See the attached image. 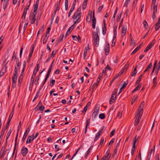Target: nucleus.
<instances>
[{"label":"nucleus","instance_id":"nucleus-1","mask_svg":"<svg viewBox=\"0 0 160 160\" xmlns=\"http://www.w3.org/2000/svg\"><path fill=\"white\" fill-rule=\"evenodd\" d=\"M38 9L33 8V12H31L29 15V19L31 21V23L33 24L35 23L36 20V16L37 13V10Z\"/></svg>","mask_w":160,"mask_h":160},{"label":"nucleus","instance_id":"nucleus-2","mask_svg":"<svg viewBox=\"0 0 160 160\" xmlns=\"http://www.w3.org/2000/svg\"><path fill=\"white\" fill-rule=\"evenodd\" d=\"M81 8H78L77 11L74 13L73 15L72 16V18L73 20L75 19H80L81 16Z\"/></svg>","mask_w":160,"mask_h":160},{"label":"nucleus","instance_id":"nucleus-3","mask_svg":"<svg viewBox=\"0 0 160 160\" xmlns=\"http://www.w3.org/2000/svg\"><path fill=\"white\" fill-rule=\"evenodd\" d=\"M94 35V40L95 43V45L96 47H98L99 43V38L98 34L94 32L93 33Z\"/></svg>","mask_w":160,"mask_h":160},{"label":"nucleus","instance_id":"nucleus-4","mask_svg":"<svg viewBox=\"0 0 160 160\" xmlns=\"http://www.w3.org/2000/svg\"><path fill=\"white\" fill-rule=\"evenodd\" d=\"M142 114H141L138 112H136V115L135 118H136L135 123L134 126H136L138 125L139 122L140 120L141 119V117L142 116Z\"/></svg>","mask_w":160,"mask_h":160},{"label":"nucleus","instance_id":"nucleus-5","mask_svg":"<svg viewBox=\"0 0 160 160\" xmlns=\"http://www.w3.org/2000/svg\"><path fill=\"white\" fill-rule=\"evenodd\" d=\"M144 105V102L143 101L140 104L139 108L138 109L137 111V112L140 113L141 114H142L143 110L142 107H143Z\"/></svg>","mask_w":160,"mask_h":160},{"label":"nucleus","instance_id":"nucleus-6","mask_svg":"<svg viewBox=\"0 0 160 160\" xmlns=\"http://www.w3.org/2000/svg\"><path fill=\"white\" fill-rule=\"evenodd\" d=\"M107 44L104 48V50L105 52V54L106 55H108L109 54V44L108 42L106 43Z\"/></svg>","mask_w":160,"mask_h":160},{"label":"nucleus","instance_id":"nucleus-7","mask_svg":"<svg viewBox=\"0 0 160 160\" xmlns=\"http://www.w3.org/2000/svg\"><path fill=\"white\" fill-rule=\"evenodd\" d=\"M99 108L97 107H96L94 109V111L93 112L92 115V118L93 120L94 119L95 117L97 116L98 112L99 111Z\"/></svg>","mask_w":160,"mask_h":160},{"label":"nucleus","instance_id":"nucleus-8","mask_svg":"<svg viewBox=\"0 0 160 160\" xmlns=\"http://www.w3.org/2000/svg\"><path fill=\"white\" fill-rule=\"evenodd\" d=\"M28 149L24 146H23L22 148L21 153L22 155L24 157L28 153Z\"/></svg>","mask_w":160,"mask_h":160},{"label":"nucleus","instance_id":"nucleus-9","mask_svg":"<svg viewBox=\"0 0 160 160\" xmlns=\"http://www.w3.org/2000/svg\"><path fill=\"white\" fill-rule=\"evenodd\" d=\"M18 132H17V133L16 137H15V146L14 147L13 151V153H12V154H11L10 158H12L13 157L14 155V154L15 152V150H16V148L17 142V138H18Z\"/></svg>","mask_w":160,"mask_h":160},{"label":"nucleus","instance_id":"nucleus-10","mask_svg":"<svg viewBox=\"0 0 160 160\" xmlns=\"http://www.w3.org/2000/svg\"><path fill=\"white\" fill-rule=\"evenodd\" d=\"M29 131H30V128L28 127L27 128L25 132L24 133V134L23 136V138L22 139V142H24L25 140L26 139Z\"/></svg>","mask_w":160,"mask_h":160},{"label":"nucleus","instance_id":"nucleus-11","mask_svg":"<svg viewBox=\"0 0 160 160\" xmlns=\"http://www.w3.org/2000/svg\"><path fill=\"white\" fill-rule=\"evenodd\" d=\"M18 74L14 73L12 77V83H16L18 78Z\"/></svg>","mask_w":160,"mask_h":160},{"label":"nucleus","instance_id":"nucleus-12","mask_svg":"<svg viewBox=\"0 0 160 160\" xmlns=\"http://www.w3.org/2000/svg\"><path fill=\"white\" fill-rule=\"evenodd\" d=\"M127 29L126 26H124L122 29V37H123L125 35V34L126 33Z\"/></svg>","mask_w":160,"mask_h":160},{"label":"nucleus","instance_id":"nucleus-13","mask_svg":"<svg viewBox=\"0 0 160 160\" xmlns=\"http://www.w3.org/2000/svg\"><path fill=\"white\" fill-rule=\"evenodd\" d=\"M116 97V96H113V95H112L109 100L110 104H112L115 101Z\"/></svg>","mask_w":160,"mask_h":160},{"label":"nucleus","instance_id":"nucleus-14","mask_svg":"<svg viewBox=\"0 0 160 160\" xmlns=\"http://www.w3.org/2000/svg\"><path fill=\"white\" fill-rule=\"evenodd\" d=\"M17 66L15 67L14 71L15 73L18 74V69L19 68V67L21 65V63L20 64H16Z\"/></svg>","mask_w":160,"mask_h":160},{"label":"nucleus","instance_id":"nucleus-15","mask_svg":"<svg viewBox=\"0 0 160 160\" xmlns=\"http://www.w3.org/2000/svg\"><path fill=\"white\" fill-rule=\"evenodd\" d=\"M45 70V69H44L43 71H42L41 72H40L39 75H38L37 78H36L35 81V83L36 85H37L38 84V80L39 79V77L40 76L41 74L42 73L43 71Z\"/></svg>","mask_w":160,"mask_h":160},{"label":"nucleus","instance_id":"nucleus-16","mask_svg":"<svg viewBox=\"0 0 160 160\" xmlns=\"http://www.w3.org/2000/svg\"><path fill=\"white\" fill-rule=\"evenodd\" d=\"M90 123V119L89 118V119H88L87 120V121H86V127H85V134H86V133L87 132V128H88V126L89 125Z\"/></svg>","mask_w":160,"mask_h":160},{"label":"nucleus","instance_id":"nucleus-17","mask_svg":"<svg viewBox=\"0 0 160 160\" xmlns=\"http://www.w3.org/2000/svg\"><path fill=\"white\" fill-rule=\"evenodd\" d=\"M58 9H55V8L54 9V11L53 13V14L52 15V16H51V23H52V22H53V21L54 19V18L55 16V15H56V12L58 10Z\"/></svg>","mask_w":160,"mask_h":160},{"label":"nucleus","instance_id":"nucleus-18","mask_svg":"<svg viewBox=\"0 0 160 160\" xmlns=\"http://www.w3.org/2000/svg\"><path fill=\"white\" fill-rule=\"evenodd\" d=\"M9 0H4V2L3 3V8L4 10L6 8Z\"/></svg>","mask_w":160,"mask_h":160},{"label":"nucleus","instance_id":"nucleus-19","mask_svg":"<svg viewBox=\"0 0 160 160\" xmlns=\"http://www.w3.org/2000/svg\"><path fill=\"white\" fill-rule=\"evenodd\" d=\"M35 69H36V71H35V70H34L33 72V76H36V75L37 73V72L38 71L39 69V64H37V65L36 67H35Z\"/></svg>","mask_w":160,"mask_h":160},{"label":"nucleus","instance_id":"nucleus-20","mask_svg":"<svg viewBox=\"0 0 160 160\" xmlns=\"http://www.w3.org/2000/svg\"><path fill=\"white\" fill-rule=\"evenodd\" d=\"M141 45L140 44L138 45L137 48L133 51V52L131 53V55H133L135 53L141 48Z\"/></svg>","mask_w":160,"mask_h":160},{"label":"nucleus","instance_id":"nucleus-21","mask_svg":"<svg viewBox=\"0 0 160 160\" xmlns=\"http://www.w3.org/2000/svg\"><path fill=\"white\" fill-rule=\"evenodd\" d=\"M160 28V22L158 21L155 24V29L156 31H157L159 30Z\"/></svg>","mask_w":160,"mask_h":160},{"label":"nucleus","instance_id":"nucleus-22","mask_svg":"<svg viewBox=\"0 0 160 160\" xmlns=\"http://www.w3.org/2000/svg\"><path fill=\"white\" fill-rule=\"evenodd\" d=\"M96 21L95 18H93L92 19V27L93 28H95Z\"/></svg>","mask_w":160,"mask_h":160},{"label":"nucleus","instance_id":"nucleus-23","mask_svg":"<svg viewBox=\"0 0 160 160\" xmlns=\"http://www.w3.org/2000/svg\"><path fill=\"white\" fill-rule=\"evenodd\" d=\"M152 47V44H149L148 46L145 48L144 52H147Z\"/></svg>","mask_w":160,"mask_h":160},{"label":"nucleus","instance_id":"nucleus-24","mask_svg":"<svg viewBox=\"0 0 160 160\" xmlns=\"http://www.w3.org/2000/svg\"><path fill=\"white\" fill-rule=\"evenodd\" d=\"M117 26H115L113 28V37H114V38H116L117 36Z\"/></svg>","mask_w":160,"mask_h":160},{"label":"nucleus","instance_id":"nucleus-25","mask_svg":"<svg viewBox=\"0 0 160 160\" xmlns=\"http://www.w3.org/2000/svg\"><path fill=\"white\" fill-rule=\"evenodd\" d=\"M109 155V150H108L107 152H106V153L103 156V158L104 159H106V160H107V159L108 158H110V156L109 157V158H108V156Z\"/></svg>","mask_w":160,"mask_h":160},{"label":"nucleus","instance_id":"nucleus-26","mask_svg":"<svg viewBox=\"0 0 160 160\" xmlns=\"http://www.w3.org/2000/svg\"><path fill=\"white\" fill-rule=\"evenodd\" d=\"M5 131L3 130V128H2L1 132V133L0 136V141L1 142L2 140V138L4 133Z\"/></svg>","mask_w":160,"mask_h":160},{"label":"nucleus","instance_id":"nucleus-27","mask_svg":"<svg viewBox=\"0 0 160 160\" xmlns=\"http://www.w3.org/2000/svg\"><path fill=\"white\" fill-rule=\"evenodd\" d=\"M141 83L140 84H139L132 91V93H133L139 89L141 87Z\"/></svg>","mask_w":160,"mask_h":160},{"label":"nucleus","instance_id":"nucleus-28","mask_svg":"<svg viewBox=\"0 0 160 160\" xmlns=\"http://www.w3.org/2000/svg\"><path fill=\"white\" fill-rule=\"evenodd\" d=\"M137 135L135 137V138L133 139V145L132 148L135 149L136 148L135 143L137 142V139L136 138Z\"/></svg>","mask_w":160,"mask_h":160},{"label":"nucleus","instance_id":"nucleus-29","mask_svg":"<svg viewBox=\"0 0 160 160\" xmlns=\"http://www.w3.org/2000/svg\"><path fill=\"white\" fill-rule=\"evenodd\" d=\"M49 37V35H45V38H44L43 39V44H45L47 42V40L48 38Z\"/></svg>","mask_w":160,"mask_h":160},{"label":"nucleus","instance_id":"nucleus-30","mask_svg":"<svg viewBox=\"0 0 160 160\" xmlns=\"http://www.w3.org/2000/svg\"><path fill=\"white\" fill-rule=\"evenodd\" d=\"M39 0H36L35 4L33 5V8L38 9V6L39 3Z\"/></svg>","mask_w":160,"mask_h":160},{"label":"nucleus","instance_id":"nucleus-31","mask_svg":"<svg viewBox=\"0 0 160 160\" xmlns=\"http://www.w3.org/2000/svg\"><path fill=\"white\" fill-rule=\"evenodd\" d=\"M153 6V12L154 13H156L157 11V6L155 5V4L152 5V6Z\"/></svg>","mask_w":160,"mask_h":160},{"label":"nucleus","instance_id":"nucleus-32","mask_svg":"<svg viewBox=\"0 0 160 160\" xmlns=\"http://www.w3.org/2000/svg\"><path fill=\"white\" fill-rule=\"evenodd\" d=\"M5 72V71L4 68H2L1 71L0 72V78L3 76Z\"/></svg>","mask_w":160,"mask_h":160},{"label":"nucleus","instance_id":"nucleus-33","mask_svg":"<svg viewBox=\"0 0 160 160\" xmlns=\"http://www.w3.org/2000/svg\"><path fill=\"white\" fill-rule=\"evenodd\" d=\"M152 63H150L148 67L146 68V69L144 70V72H146L147 71H148V69L150 68H151L152 67Z\"/></svg>","mask_w":160,"mask_h":160},{"label":"nucleus","instance_id":"nucleus-34","mask_svg":"<svg viewBox=\"0 0 160 160\" xmlns=\"http://www.w3.org/2000/svg\"><path fill=\"white\" fill-rule=\"evenodd\" d=\"M91 146L88 149V151L87 152V153L85 156V158H87L88 156L91 152L92 150V148H91Z\"/></svg>","mask_w":160,"mask_h":160},{"label":"nucleus","instance_id":"nucleus-35","mask_svg":"<svg viewBox=\"0 0 160 160\" xmlns=\"http://www.w3.org/2000/svg\"><path fill=\"white\" fill-rule=\"evenodd\" d=\"M99 117L100 119H103L105 118V114L104 113H101L99 115Z\"/></svg>","mask_w":160,"mask_h":160},{"label":"nucleus","instance_id":"nucleus-36","mask_svg":"<svg viewBox=\"0 0 160 160\" xmlns=\"http://www.w3.org/2000/svg\"><path fill=\"white\" fill-rule=\"evenodd\" d=\"M107 31L106 26H104L102 28V34L104 35L106 33Z\"/></svg>","mask_w":160,"mask_h":160},{"label":"nucleus","instance_id":"nucleus-37","mask_svg":"<svg viewBox=\"0 0 160 160\" xmlns=\"http://www.w3.org/2000/svg\"><path fill=\"white\" fill-rule=\"evenodd\" d=\"M68 0H65V9L66 10H68Z\"/></svg>","mask_w":160,"mask_h":160},{"label":"nucleus","instance_id":"nucleus-38","mask_svg":"<svg viewBox=\"0 0 160 160\" xmlns=\"http://www.w3.org/2000/svg\"><path fill=\"white\" fill-rule=\"evenodd\" d=\"M155 145L154 146L153 148L151 149V150L150 152L149 153L148 155H149V158H150L152 154V151H154V149H155Z\"/></svg>","mask_w":160,"mask_h":160},{"label":"nucleus","instance_id":"nucleus-39","mask_svg":"<svg viewBox=\"0 0 160 160\" xmlns=\"http://www.w3.org/2000/svg\"><path fill=\"white\" fill-rule=\"evenodd\" d=\"M128 83H125V82H124V84H123V86L120 89V91L119 92L118 94H119L121 92L122 90L124 88L126 87V86L127 85Z\"/></svg>","mask_w":160,"mask_h":160},{"label":"nucleus","instance_id":"nucleus-40","mask_svg":"<svg viewBox=\"0 0 160 160\" xmlns=\"http://www.w3.org/2000/svg\"><path fill=\"white\" fill-rule=\"evenodd\" d=\"M13 114V112H12V111L9 115V118L8 119V121H9L10 122V121L12 117Z\"/></svg>","mask_w":160,"mask_h":160},{"label":"nucleus","instance_id":"nucleus-41","mask_svg":"<svg viewBox=\"0 0 160 160\" xmlns=\"http://www.w3.org/2000/svg\"><path fill=\"white\" fill-rule=\"evenodd\" d=\"M142 75H141L138 78V80L136 82V84H138L141 81V80L142 78Z\"/></svg>","mask_w":160,"mask_h":160},{"label":"nucleus","instance_id":"nucleus-42","mask_svg":"<svg viewBox=\"0 0 160 160\" xmlns=\"http://www.w3.org/2000/svg\"><path fill=\"white\" fill-rule=\"evenodd\" d=\"M116 40V38H114V37H113L112 43L111 45L112 47H113L115 46Z\"/></svg>","mask_w":160,"mask_h":160},{"label":"nucleus","instance_id":"nucleus-43","mask_svg":"<svg viewBox=\"0 0 160 160\" xmlns=\"http://www.w3.org/2000/svg\"><path fill=\"white\" fill-rule=\"evenodd\" d=\"M100 135H101L100 134L97 133L96 134L95 138H94V141H97L98 140V139L99 138Z\"/></svg>","mask_w":160,"mask_h":160},{"label":"nucleus","instance_id":"nucleus-44","mask_svg":"<svg viewBox=\"0 0 160 160\" xmlns=\"http://www.w3.org/2000/svg\"><path fill=\"white\" fill-rule=\"evenodd\" d=\"M11 132H12L11 131V130H10L7 134V136H6V143L7 142V139L9 138V137L10 136L11 134Z\"/></svg>","mask_w":160,"mask_h":160},{"label":"nucleus","instance_id":"nucleus-45","mask_svg":"<svg viewBox=\"0 0 160 160\" xmlns=\"http://www.w3.org/2000/svg\"><path fill=\"white\" fill-rule=\"evenodd\" d=\"M55 82V80L54 79H52L51 80L49 85L51 87H52L53 85L54 84V83Z\"/></svg>","mask_w":160,"mask_h":160},{"label":"nucleus","instance_id":"nucleus-46","mask_svg":"<svg viewBox=\"0 0 160 160\" xmlns=\"http://www.w3.org/2000/svg\"><path fill=\"white\" fill-rule=\"evenodd\" d=\"M102 74H101V73H100L99 74V75L97 78V83L99 82L100 79H101V78H102Z\"/></svg>","mask_w":160,"mask_h":160},{"label":"nucleus","instance_id":"nucleus-47","mask_svg":"<svg viewBox=\"0 0 160 160\" xmlns=\"http://www.w3.org/2000/svg\"><path fill=\"white\" fill-rule=\"evenodd\" d=\"M118 91V89L116 88L114 89L112 92V95L113 96H116V93Z\"/></svg>","mask_w":160,"mask_h":160},{"label":"nucleus","instance_id":"nucleus-48","mask_svg":"<svg viewBox=\"0 0 160 160\" xmlns=\"http://www.w3.org/2000/svg\"><path fill=\"white\" fill-rule=\"evenodd\" d=\"M104 140V138L103 137L101 138V141H100V144H99V145L98 147H99L100 146H102V144L103 143Z\"/></svg>","mask_w":160,"mask_h":160},{"label":"nucleus","instance_id":"nucleus-49","mask_svg":"<svg viewBox=\"0 0 160 160\" xmlns=\"http://www.w3.org/2000/svg\"><path fill=\"white\" fill-rule=\"evenodd\" d=\"M115 130L113 129L111 132L110 133V137H112L113 135H114L115 133Z\"/></svg>","mask_w":160,"mask_h":160},{"label":"nucleus","instance_id":"nucleus-50","mask_svg":"<svg viewBox=\"0 0 160 160\" xmlns=\"http://www.w3.org/2000/svg\"><path fill=\"white\" fill-rule=\"evenodd\" d=\"M103 7V5H102L101 6H100L98 10V12H100L102 10V8Z\"/></svg>","mask_w":160,"mask_h":160},{"label":"nucleus","instance_id":"nucleus-51","mask_svg":"<svg viewBox=\"0 0 160 160\" xmlns=\"http://www.w3.org/2000/svg\"><path fill=\"white\" fill-rule=\"evenodd\" d=\"M27 12H26V11H25V10H24L23 12V14H22V18L23 17L24 19H25V18L27 14Z\"/></svg>","mask_w":160,"mask_h":160},{"label":"nucleus","instance_id":"nucleus-52","mask_svg":"<svg viewBox=\"0 0 160 160\" xmlns=\"http://www.w3.org/2000/svg\"><path fill=\"white\" fill-rule=\"evenodd\" d=\"M45 108V107L43 106L39 107L38 108H37V110H39L41 111H43Z\"/></svg>","mask_w":160,"mask_h":160},{"label":"nucleus","instance_id":"nucleus-53","mask_svg":"<svg viewBox=\"0 0 160 160\" xmlns=\"http://www.w3.org/2000/svg\"><path fill=\"white\" fill-rule=\"evenodd\" d=\"M131 0H126L124 3V6L127 7L128 4L129 3Z\"/></svg>","mask_w":160,"mask_h":160},{"label":"nucleus","instance_id":"nucleus-54","mask_svg":"<svg viewBox=\"0 0 160 160\" xmlns=\"http://www.w3.org/2000/svg\"><path fill=\"white\" fill-rule=\"evenodd\" d=\"M60 3L59 2H57L55 5V7H56L55 9H57L58 10H59L60 9L59 8V5Z\"/></svg>","mask_w":160,"mask_h":160},{"label":"nucleus","instance_id":"nucleus-55","mask_svg":"<svg viewBox=\"0 0 160 160\" xmlns=\"http://www.w3.org/2000/svg\"><path fill=\"white\" fill-rule=\"evenodd\" d=\"M42 106V103L40 101L35 109H37V108H38L39 107H41Z\"/></svg>","mask_w":160,"mask_h":160},{"label":"nucleus","instance_id":"nucleus-56","mask_svg":"<svg viewBox=\"0 0 160 160\" xmlns=\"http://www.w3.org/2000/svg\"><path fill=\"white\" fill-rule=\"evenodd\" d=\"M40 92H39L38 91V92H37L36 94V95L35 97H34V99L32 101L33 102L37 98L38 96H39V93Z\"/></svg>","mask_w":160,"mask_h":160},{"label":"nucleus","instance_id":"nucleus-57","mask_svg":"<svg viewBox=\"0 0 160 160\" xmlns=\"http://www.w3.org/2000/svg\"><path fill=\"white\" fill-rule=\"evenodd\" d=\"M10 122L8 121L7 122L6 127L5 128H3V130H4V131L6 130L7 129H8V126Z\"/></svg>","mask_w":160,"mask_h":160},{"label":"nucleus","instance_id":"nucleus-58","mask_svg":"<svg viewBox=\"0 0 160 160\" xmlns=\"http://www.w3.org/2000/svg\"><path fill=\"white\" fill-rule=\"evenodd\" d=\"M155 160H159V154H157L155 157Z\"/></svg>","mask_w":160,"mask_h":160},{"label":"nucleus","instance_id":"nucleus-59","mask_svg":"<svg viewBox=\"0 0 160 160\" xmlns=\"http://www.w3.org/2000/svg\"><path fill=\"white\" fill-rule=\"evenodd\" d=\"M50 30H51V28L50 27H48L47 28V31L46 33V35H49V31Z\"/></svg>","mask_w":160,"mask_h":160},{"label":"nucleus","instance_id":"nucleus-60","mask_svg":"<svg viewBox=\"0 0 160 160\" xmlns=\"http://www.w3.org/2000/svg\"><path fill=\"white\" fill-rule=\"evenodd\" d=\"M23 48L22 47H21L20 48V58H21V57L22 54V51Z\"/></svg>","mask_w":160,"mask_h":160},{"label":"nucleus","instance_id":"nucleus-61","mask_svg":"<svg viewBox=\"0 0 160 160\" xmlns=\"http://www.w3.org/2000/svg\"><path fill=\"white\" fill-rule=\"evenodd\" d=\"M122 116V112H119L118 113L117 115V117L119 119H120Z\"/></svg>","mask_w":160,"mask_h":160},{"label":"nucleus","instance_id":"nucleus-62","mask_svg":"<svg viewBox=\"0 0 160 160\" xmlns=\"http://www.w3.org/2000/svg\"><path fill=\"white\" fill-rule=\"evenodd\" d=\"M71 33V32H69V29L68 30L65 35V38H66V37L69 35Z\"/></svg>","mask_w":160,"mask_h":160},{"label":"nucleus","instance_id":"nucleus-63","mask_svg":"<svg viewBox=\"0 0 160 160\" xmlns=\"http://www.w3.org/2000/svg\"><path fill=\"white\" fill-rule=\"evenodd\" d=\"M115 138H113L112 139V140L110 141L109 143V145L112 144L114 142Z\"/></svg>","mask_w":160,"mask_h":160},{"label":"nucleus","instance_id":"nucleus-64","mask_svg":"<svg viewBox=\"0 0 160 160\" xmlns=\"http://www.w3.org/2000/svg\"><path fill=\"white\" fill-rule=\"evenodd\" d=\"M160 69V68H159V66L158 68H157L155 70V74L156 75H157L158 72V71H159V70Z\"/></svg>","mask_w":160,"mask_h":160}]
</instances>
